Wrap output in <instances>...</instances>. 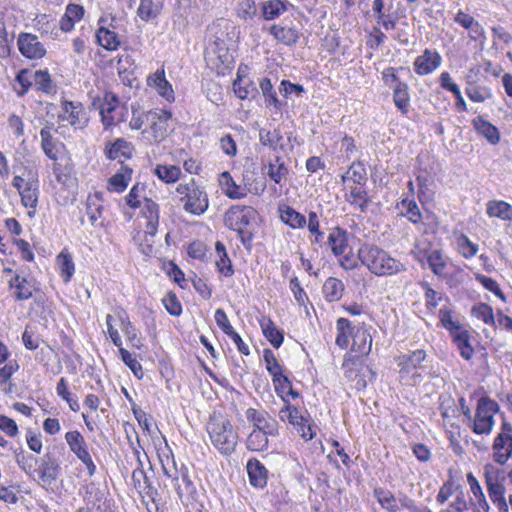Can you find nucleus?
<instances>
[{"label":"nucleus","instance_id":"44","mask_svg":"<svg viewBox=\"0 0 512 512\" xmlns=\"http://www.w3.org/2000/svg\"><path fill=\"white\" fill-rule=\"evenodd\" d=\"M393 101L395 106L402 112L407 113L408 112V106H409V93H408V86L405 83L398 82L394 88L393 91Z\"/></svg>","mask_w":512,"mask_h":512},{"label":"nucleus","instance_id":"36","mask_svg":"<svg viewBox=\"0 0 512 512\" xmlns=\"http://www.w3.org/2000/svg\"><path fill=\"white\" fill-rule=\"evenodd\" d=\"M487 214L490 217L512 221V206L505 201H489L487 203Z\"/></svg>","mask_w":512,"mask_h":512},{"label":"nucleus","instance_id":"56","mask_svg":"<svg viewBox=\"0 0 512 512\" xmlns=\"http://www.w3.org/2000/svg\"><path fill=\"white\" fill-rule=\"evenodd\" d=\"M237 16L244 20H252L258 12L256 3L253 0H242L237 7Z\"/></svg>","mask_w":512,"mask_h":512},{"label":"nucleus","instance_id":"17","mask_svg":"<svg viewBox=\"0 0 512 512\" xmlns=\"http://www.w3.org/2000/svg\"><path fill=\"white\" fill-rule=\"evenodd\" d=\"M326 244L335 256L344 254L348 247V233L345 229L334 227L330 230Z\"/></svg>","mask_w":512,"mask_h":512},{"label":"nucleus","instance_id":"60","mask_svg":"<svg viewBox=\"0 0 512 512\" xmlns=\"http://www.w3.org/2000/svg\"><path fill=\"white\" fill-rule=\"evenodd\" d=\"M119 354L122 361L131 369L133 374L141 378L143 375L142 365L132 356V354L125 348L120 347Z\"/></svg>","mask_w":512,"mask_h":512},{"label":"nucleus","instance_id":"34","mask_svg":"<svg viewBox=\"0 0 512 512\" xmlns=\"http://www.w3.org/2000/svg\"><path fill=\"white\" fill-rule=\"evenodd\" d=\"M233 90L236 96L242 100L253 99L258 93L256 85L250 80H244L238 74L233 82Z\"/></svg>","mask_w":512,"mask_h":512},{"label":"nucleus","instance_id":"3","mask_svg":"<svg viewBox=\"0 0 512 512\" xmlns=\"http://www.w3.org/2000/svg\"><path fill=\"white\" fill-rule=\"evenodd\" d=\"M20 195L21 204L28 209L27 215L35 217L39 202L40 185L36 170L25 169L21 175H15L12 181Z\"/></svg>","mask_w":512,"mask_h":512},{"label":"nucleus","instance_id":"37","mask_svg":"<svg viewBox=\"0 0 512 512\" xmlns=\"http://www.w3.org/2000/svg\"><path fill=\"white\" fill-rule=\"evenodd\" d=\"M18 369L19 364L16 360L9 361L0 368V390L5 394L12 393L14 385L10 382V378Z\"/></svg>","mask_w":512,"mask_h":512},{"label":"nucleus","instance_id":"52","mask_svg":"<svg viewBox=\"0 0 512 512\" xmlns=\"http://www.w3.org/2000/svg\"><path fill=\"white\" fill-rule=\"evenodd\" d=\"M132 479L135 487L144 491L147 495L152 496L153 493H156L143 469H135L132 473Z\"/></svg>","mask_w":512,"mask_h":512},{"label":"nucleus","instance_id":"19","mask_svg":"<svg viewBox=\"0 0 512 512\" xmlns=\"http://www.w3.org/2000/svg\"><path fill=\"white\" fill-rule=\"evenodd\" d=\"M454 21L469 31V38L471 40L475 41L484 36L483 26L468 13L459 10L454 17Z\"/></svg>","mask_w":512,"mask_h":512},{"label":"nucleus","instance_id":"64","mask_svg":"<svg viewBox=\"0 0 512 512\" xmlns=\"http://www.w3.org/2000/svg\"><path fill=\"white\" fill-rule=\"evenodd\" d=\"M286 405L279 411V417L282 421H288L291 425L297 424V419L302 421V414L297 407L285 402Z\"/></svg>","mask_w":512,"mask_h":512},{"label":"nucleus","instance_id":"15","mask_svg":"<svg viewBox=\"0 0 512 512\" xmlns=\"http://www.w3.org/2000/svg\"><path fill=\"white\" fill-rule=\"evenodd\" d=\"M9 288L15 289L14 298L17 301L28 300L33 296V292L36 290L35 281L32 278H27L15 274L13 278L9 280Z\"/></svg>","mask_w":512,"mask_h":512},{"label":"nucleus","instance_id":"21","mask_svg":"<svg viewBox=\"0 0 512 512\" xmlns=\"http://www.w3.org/2000/svg\"><path fill=\"white\" fill-rule=\"evenodd\" d=\"M472 124L477 133L483 136L490 144L496 145L500 142V132L496 126L486 121L482 116H477L472 120Z\"/></svg>","mask_w":512,"mask_h":512},{"label":"nucleus","instance_id":"6","mask_svg":"<svg viewBox=\"0 0 512 512\" xmlns=\"http://www.w3.org/2000/svg\"><path fill=\"white\" fill-rule=\"evenodd\" d=\"M499 410L500 406L495 400L489 397H481L477 403L472 427L473 432L476 434H490L494 426V415Z\"/></svg>","mask_w":512,"mask_h":512},{"label":"nucleus","instance_id":"35","mask_svg":"<svg viewBox=\"0 0 512 512\" xmlns=\"http://www.w3.org/2000/svg\"><path fill=\"white\" fill-rule=\"evenodd\" d=\"M65 440L69 445L70 450L77 456L78 459L89 452L87 443L80 432H67L65 435Z\"/></svg>","mask_w":512,"mask_h":512},{"label":"nucleus","instance_id":"47","mask_svg":"<svg viewBox=\"0 0 512 512\" xmlns=\"http://www.w3.org/2000/svg\"><path fill=\"white\" fill-rule=\"evenodd\" d=\"M57 265L59 267L61 276L64 278V281L69 282L75 271L72 256L62 251L57 256Z\"/></svg>","mask_w":512,"mask_h":512},{"label":"nucleus","instance_id":"53","mask_svg":"<svg viewBox=\"0 0 512 512\" xmlns=\"http://www.w3.org/2000/svg\"><path fill=\"white\" fill-rule=\"evenodd\" d=\"M259 87L263 96L265 97V102L269 106H274L279 108L280 102L276 96V92L273 89L271 80L269 78H263L260 80Z\"/></svg>","mask_w":512,"mask_h":512},{"label":"nucleus","instance_id":"61","mask_svg":"<svg viewBox=\"0 0 512 512\" xmlns=\"http://www.w3.org/2000/svg\"><path fill=\"white\" fill-rule=\"evenodd\" d=\"M263 359L266 364V369L272 377H276L283 372L282 366L279 364L276 356L270 349L263 351Z\"/></svg>","mask_w":512,"mask_h":512},{"label":"nucleus","instance_id":"28","mask_svg":"<svg viewBox=\"0 0 512 512\" xmlns=\"http://www.w3.org/2000/svg\"><path fill=\"white\" fill-rule=\"evenodd\" d=\"M270 34L278 41L287 46L297 43L299 34L296 28L274 24L269 29Z\"/></svg>","mask_w":512,"mask_h":512},{"label":"nucleus","instance_id":"48","mask_svg":"<svg viewBox=\"0 0 512 512\" xmlns=\"http://www.w3.org/2000/svg\"><path fill=\"white\" fill-rule=\"evenodd\" d=\"M154 172L158 178L165 183L176 182L181 175L180 168L175 165L167 166L159 164L155 167Z\"/></svg>","mask_w":512,"mask_h":512},{"label":"nucleus","instance_id":"7","mask_svg":"<svg viewBox=\"0 0 512 512\" xmlns=\"http://www.w3.org/2000/svg\"><path fill=\"white\" fill-rule=\"evenodd\" d=\"M162 469L164 475L174 482L175 490L180 498L194 492L195 487L188 475V469L183 464L178 469L175 460L172 458L170 464V460L167 458V463L162 461Z\"/></svg>","mask_w":512,"mask_h":512},{"label":"nucleus","instance_id":"5","mask_svg":"<svg viewBox=\"0 0 512 512\" xmlns=\"http://www.w3.org/2000/svg\"><path fill=\"white\" fill-rule=\"evenodd\" d=\"M207 65L219 75H225L234 66V56L224 40H215L205 54Z\"/></svg>","mask_w":512,"mask_h":512},{"label":"nucleus","instance_id":"16","mask_svg":"<svg viewBox=\"0 0 512 512\" xmlns=\"http://www.w3.org/2000/svg\"><path fill=\"white\" fill-rule=\"evenodd\" d=\"M441 64V56L436 51L426 49L414 61L415 72L419 75H428Z\"/></svg>","mask_w":512,"mask_h":512},{"label":"nucleus","instance_id":"1","mask_svg":"<svg viewBox=\"0 0 512 512\" xmlns=\"http://www.w3.org/2000/svg\"><path fill=\"white\" fill-rule=\"evenodd\" d=\"M358 258L376 276H392L406 271L404 263L376 245H362L358 250Z\"/></svg>","mask_w":512,"mask_h":512},{"label":"nucleus","instance_id":"8","mask_svg":"<svg viewBox=\"0 0 512 512\" xmlns=\"http://www.w3.org/2000/svg\"><path fill=\"white\" fill-rule=\"evenodd\" d=\"M345 369V376L349 380L355 383L357 390L364 389L369 381H372L375 377V373L372 369L363 364L361 361H349L343 364Z\"/></svg>","mask_w":512,"mask_h":512},{"label":"nucleus","instance_id":"45","mask_svg":"<svg viewBox=\"0 0 512 512\" xmlns=\"http://www.w3.org/2000/svg\"><path fill=\"white\" fill-rule=\"evenodd\" d=\"M488 495L498 510H506L505 487L503 484L486 483Z\"/></svg>","mask_w":512,"mask_h":512},{"label":"nucleus","instance_id":"49","mask_svg":"<svg viewBox=\"0 0 512 512\" xmlns=\"http://www.w3.org/2000/svg\"><path fill=\"white\" fill-rule=\"evenodd\" d=\"M374 495L383 509L389 512H396L398 510L396 498L390 491L376 488L374 489Z\"/></svg>","mask_w":512,"mask_h":512},{"label":"nucleus","instance_id":"22","mask_svg":"<svg viewBox=\"0 0 512 512\" xmlns=\"http://www.w3.org/2000/svg\"><path fill=\"white\" fill-rule=\"evenodd\" d=\"M345 199L350 205L358 208L361 213H366L371 203V199L363 188L351 186L349 192L345 194Z\"/></svg>","mask_w":512,"mask_h":512},{"label":"nucleus","instance_id":"10","mask_svg":"<svg viewBox=\"0 0 512 512\" xmlns=\"http://www.w3.org/2000/svg\"><path fill=\"white\" fill-rule=\"evenodd\" d=\"M245 414L247 420L254 425V430L268 433L270 436H276L278 434L277 421L266 411L248 408Z\"/></svg>","mask_w":512,"mask_h":512},{"label":"nucleus","instance_id":"63","mask_svg":"<svg viewBox=\"0 0 512 512\" xmlns=\"http://www.w3.org/2000/svg\"><path fill=\"white\" fill-rule=\"evenodd\" d=\"M471 312L473 316L482 320L486 324L494 323L493 310L489 305L485 303H480L476 306H473Z\"/></svg>","mask_w":512,"mask_h":512},{"label":"nucleus","instance_id":"59","mask_svg":"<svg viewBox=\"0 0 512 512\" xmlns=\"http://www.w3.org/2000/svg\"><path fill=\"white\" fill-rule=\"evenodd\" d=\"M122 321V330L127 338V340L131 343L132 347L137 349H141L143 347V343L140 337H138L137 329L128 319H121Z\"/></svg>","mask_w":512,"mask_h":512},{"label":"nucleus","instance_id":"30","mask_svg":"<svg viewBox=\"0 0 512 512\" xmlns=\"http://www.w3.org/2000/svg\"><path fill=\"white\" fill-rule=\"evenodd\" d=\"M131 175V168L121 166L120 170L110 177L108 181V189L118 193L123 192L131 180Z\"/></svg>","mask_w":512,"mask_h":512},{"label":"nucleus","instance_id":"25","mask_svg":"<svg viewBox=\"0 0 512 512\" xmlns=\"http://www.w3.org/2000/svg\"><path fill=\"white\" fill-rule=\"evenodd\" d=\"M60 472V466L57 460L50 454H46L41 459L39 477L42 481L51 483L55 481Z\"/></svg>","mask_w":512,"mask_h":512},{"label":"nucleus","instance_id":"12","mask_svg":"<svg viewBox=\"0 0 512 512\" xmlns=\"http://www.w3.org/2000/svg\"><path fill=\"white\" fill-rule=\"evenodd\" d=\"M63 119L67 120L75 128H84L87 125L88 118L80 102L63 101L62 102Z\"/></svg>","mask_w":512,"mask_h":512},{"label":"nucleus","instance_id":"20","mask_svg":"<svg viewBox=\"0 0 512 512\" xmlns=\"http://www.w3.org/2000/svg\"><path fill=\"white\" fill-rule=\"evenodd\" d=\"M280 220L293 229L304 228L307 224L306 217L287 204L278 206Z\"/></svg>","mask_w":512,"mask_h":512},{"label":"nucleus","instance_id":"29","mask_svg":"<svg viewBox=\"0 0 512 512\" xmlns=\"http://www.w3.org/2000/svg\"><path fill=\"white\" fill-rule=\"evenodd\" d=\"M426 359V352L422 349L415 350L409 354H403L398 358V366L401 371L409 373L412 369L420 368Z\"/></svg>","mask_w":512,"mask_h":512},{"label":"nucleus","instance_id":"58","mask_svg":"<svg viewBox=\"0 0 512 512\" xmlns=\"http://www.w3.org/2000/svg\"><path fill=\"white\" fill-rule=\"evenodd\" d=\"M484 476L486 483L503 484L506 479L504 470L496 468L494 465L488 463L484 466Z\"/></svg>","mask_w":512,"mask_h":512},{"label":"nucleus","instance_id":"57","mask_svg":"<svg viewBox=\"0 0 512 512\" xmlns=\"http://www.w3.org/2000/svg\"><path fill=\"white\" fill-rule=\"evenodd\" d=\"M428 265L435 275L441 276L444 274L446 262L439 250H433L427 257Z\"/></svg>","mask_w":512,"mask_h":512},{"label":"nucleus","instance_id":"54","mask_svg":"<svg viewBox=\"0 0 512 512\" xmlns=\"http://www.w3.org/2000/svg\"><path fill=\"white\" fill-rule=\"evenodd\" d=\"M465 93L473 102H484L492 97L490 88L486 86H470L465 88Z\"/></svg>","mask_w":512,"mask_h":512},{"label":"nucleus","instance_id":"31","mask_svg":"<svg viewBox=\"0 0 512 512\" xmlns=\"http://www.w3.org/2000/svg\"><path fill=\"white\" fill-rule=\"evenodd\" d=\"M162 7L161 0H140L137 15L141 20L148 22L160 14Z\"/></svg>","mask_w":512,"mask_h":512},{"label":"nucleus","instance_id":"50","mask_svg":"<svg viewBox=\"0 0 512 512\" xmlns=\"http://www.w3.org/2000/svg\"><path fill=\"white\" fill-rule=\"evenodd\" d=\"M467 481L470 486L471 492L473 493V495L476 499V505L479 508L483 509V511L488 512V510H489L488 502L486 501L485 495L482 491V488H481L479 482L473 476L472 473H469L467 475Z\"/></svg>","mask_w":512,"mask_h":512},{"label":"nucleus","instance_id":"32","mask_svg":"<svg viewBox=\"0 0 512 512\" xmlns=\"http://www.w3.org/2000/svg\"><path fill=\"white\" fill-rule=\"evenodd\" d=\"M260 326L265 338L275 348H279L283 343V332L276 327L270 318H263L260 322Z\"/></svg>","mask_w":512,"mask_h":512},{"label":"nucleus","instance_id":"2","mask_svg":"<svg viewBox=\"0 0 512 512\" xmlns=\"http://www.w3.org/2000/svg\"><path fill=\"white\" fill-rule=\"evenodd\" d=\"M207 432L213 446L223 455L232 454L238 444V433L229 419L214 415L207 423Z\"/></svg>","mask_w":512,"mask_h":512},{"label":"nucleus","instance_id":"27","mask_svg":"<svg viewBox=\"0 0 512 512\" xmlns=\"http://www.w3.org/2000/svg\"><path fill=\"white\" fill-rule=\"evenodd\" d=\"M292 6L287 1L267 0L261 3L262 17L267 21H272L280 17L288 7Z\"/></svg>","mask_w":512,"mask_h":512},{"label":"nucleus","instance_id":"33","mask_svg":"<svg viewBox=\"0 0 512 512\" xmlns=\"http://www.w3.org/2000/svg\"><path fill=\"white\" fill-rule=\"evenodd\" d=\"M105 155L111 160L130 158L132 155V147L127 141L117 139L113 144L106 147Z\"/></svg>","mask_w":512,"mask_h":512},{"label":"nucleus","instance_id":"23","mask_svg":"<svg viewBox=\"0 0 512 512\" xmlns=\"http://www.w3.org/2000/svg\"><path fill=\"white\" fill-rule=\"evenodd\" d=\"M119 103L118 97L112 92H106L100 105L101 120L105 128L114 125L113 112Z\"/></svg>","mask_w":512,"mask_h":512},{"label":"nucleus","instance_id":"18","mask_svg":"<svg viewBox=\"0 0 512 512\" xmlns=\"http://www.w3.org/2000/svg\"><path fill=\"white\" fill-rule=\"evenodd\" d=\"M147 82L150 87H154L158 94L168 102L175 100L174 90L172 85L166 80L164 70H157L148 77Z\"/></svg>","mask_w":512,"mask_h":512},{"label":"nucleus","instance_id":"9","mask_svg":"<svg viewBox=\"0 0 512 512\" xmlns=\"http://www.w3.org/2000/svg\"><path fill=\"white\" fill-rule=\"evenodd\" d=\"M255 215V210L251 206L234 205L231 206L224 215L225 225L234 231L249 225Z\"/></svg>","mask_w":512,"mask_h":512},{"label":"nucleus","instance_id":"62","mask_svg":"<svg viewBox=\"0 0 512 512\" xmlns=\"http://www.w3.org/2000/svg\"><path fill=\"white\" fill-rule=\"evenodd\" d=\"M372 338L366 331H358L353 338V346L362 354H368L371 350Z\"/></svg>","mask_w":512,"mask_h":512},{"label":"nucleus","instance_id":"43","mask_svg":"<svg viewBox=\"0 0 512 512\" xmlns=\"http://www.w3.org/2000/svg\"><path fill=\"white\" fill-rule=\"evenodd\" d=\"M398 207L401 208V215L406 217L409 221L414 224L422 221V214L415 200L403 199Z\"/></svg>","mask_w":512,"mask_h":512},{"label":"nucleus","instance_id":"38","mask_svg":"<svg viewBox=\"0 0 512 512\" xmlns=\"http://www.w3.org/2000/svg\"><path fill=\"white\" fill-rule=\"evenodd\" d=\"M344 284L341 280L329 277L323 285V294L327 301L334 302L342 297Z\"/></svg>","mask_w":512,"mask_h":512},{"label":"nucleus","instance_id":"14","mask_svg":"<svg viewBox=\"0 0 512 512\" xmlns=\"http://www.w3.org/2000/svg\"><path fill=\"white\" fill-rule=\"evenodd\" d=\"M141 214L147 220L145 237H154L159 226V205L153 200L145 198Z\"/></svg>","mask_w":512,"mask_h":512},{"label":"nucleus","instance_id":"26","mask_svg":"<svg viewBox=\"0 0 512 512\" xmlns=\"http://www.w3.org/2000/svg\"><path fill=\"white\" fill-rule=\"evenodd\" d=\"M96 39L98 44L108 51L116 50L120 44V38L114 29L106 28L103 25L96 31Z\"/></svg>","mask_w":512,"mask_h":512},{"label":"nucleus","instance_id":"41","mask_svg":"<svg viewBox=\"0 0 512 512\" xmlns=\"http://www.w3.org/2000/svg\"><path fill=\"white\" fill-rule=\"evenodd\" d=\"M453 341L457 345L461 356L469 360L473 355V348L470 345L469 333L467 330L461 329L452 334Z\"/></svg>","mask_w":512,"mask_h":512},{"label":"nucleus","instance_id":"13","mask_svg":"<svg viewBox=\"0 0 512 512\" xmlns=\"http://www.w3.org/2000/svg\"><path fill=\"white\" fill-rule=\"evenodd\" d=\"M208 197L206 192L201 189L196 183L184 202V209L186 212L194 215H201L208 209Z\"/></svg>","mask_w":512,"mask_h":512},{"label":"nucleus","instance_id":"11","mask_svg":"<svg viewBox=\"0 0 512 512\" xmlns=\"http://www.w3.org/2000/svg\"><path fill=\"white\" fill-rule=\"evenodd\" d=\"M18 48L21 54L29 59H40L46 54L44 45L36 35L31 33H21L19 35Z\"/></svg>","mask_w":512,"mask_h":512},{"label":"nucleus","instance_id":"24","mask_svg":"<svg viewBox=\"0 0 512 512\" xmlns=\"http://www.w3.org/2000/svg\"><path fill=\"white\" fill-rule=\"evenodd\" d=\"M246 468L250 484L257 488H263L267 483V470L264 465L257 459H250Z\"/></svg>","mask_w":512,"mask_h":512},{"label":"nucleus","instance_id":"4","mask_svg":"<svg viewBox=\"0 0 512 512\" xmlns=\"http://www.w3.org/2000/svg\"><path fill=\"white\" fill-rule=\"evenodd\" d=\"M171 118L172 112L166 109L150 110L145 114L149 128L143 130L142 134L148 143H159L167 137Z\"/></svg>","mask_w":512,"mask_h":512},{"label":"nucleus","instance_id":"42","mask_svg":"<svg viewBox=\"0 0 512 512\" xmlns=\"http://www.w3.org/2000/svg\"><path fill=\"white\" fill-rule=\"evenodd\" d=\"M268 433L253 430L247 437L246 447L250 451H264L268 446Z\"/></svg>","mask_w":512,"mask_h":512},{"label":"nucleus","instance_id":"46","mask_svg":"<svg viewBox=\"0 0 512 512\" xmlns=\"http://www.w3.org/2000/svg\"><path fill=\"white\" fill-rule=\"evenodd\" d=\"M221 182L226 186L225 195L231 199H241L246 196V192L235 183L229 172L221 174Z\"/></svg>","mask_w":512,"mask_h":512},{"label":"nucleus","instance_id":"39","mask_svg":"<svg viewBox=\"0 0 512 512\" xmlns=\"http://www.w3.org/2000/svg\"><path fill=\"white\" fill-rule=\"evenodd\" d=\"M34 86L37 90L42 91L46 94H52L56 92V85L53 82L49 72L47 70H37L33 72Z\"/></svg>","mask_w":512,"mask_h":512},{"label":"nucleus","instance_id":"40","mask_svg":"<svg viewBox=\"0 0 512 512\" xmlns=\"http://www.w3.org/2000/svg\"><path fill=\"white\" fill-rule=\"evenodd\" d=\"M52 124H46L40 131L41 147L46 156L52 160H56V141L51 134Z\"/></svg>","mask_w":512,"mask_h":512},{"label":"nucleus","instance_id":"51","mask_svg":"<svg viewBox=\"0 0 512 512\" xmlns=\"http://www.w3.org/2000/svg\"><path fill=\"white\" fill-rule=\"evenodd\" d=\"M15 460L20 469H22L26 474H31L35 469V465L37 464V458L33 455H25L22 449H17L14 451Z\"/></svg>","mask_w":512,"mask_h":512},{"label":"nucleus","instance_id":"55","mask_svg":"<svg viewBox=\"0 0 512 512\" xmlns=\"http://www.w3.org/2000/svg\"><path fill=\"white\" fill-rule=\"evenodd\" d=\"M267 174L271 180L277 184H280L282 180L286 178L288 174V168L283 162H280L279 157H276L275 163H269Z\"/></svg>","mask_w":512,"mask_h":512}]
</instances>
